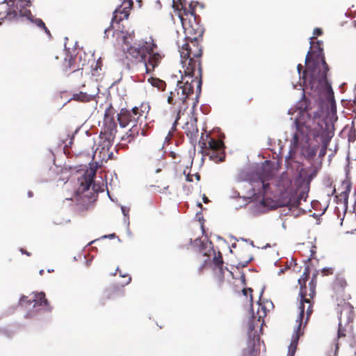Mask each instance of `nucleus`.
I'll use <instances>...</instances> for the list:
<instances>
[{
    "label": "nucleus",
    "instance_id": "10",
    "mask_svg": "<svg viewBox=\"0 0 356 356\" xmlns=\"http://www.w3.org/2000/svg\"><path fill=\"white\" fill-rule=\"evenodd\" d=\"M121 3L113 13V17L111 22V25L104 31L105 37L108 38L110 32L115 28V26L119 24L120 21L124 19H127L129 17V11L132 7V0H119Z\"/></svg>",
    "mask_w": 356,
    "mask_h": 356
},
{
    "label": "nucleus",
    "instance_id": "6",
    "mask_svg": "<svg viewBox=\"0 0 356 356\" xmlns=\"http://www.w3.org/2000/svg\"><path fill=\"white\" fill-rule=\"evenodd\" d=\"M0 6L5 10L6 13L4 17H0V24L4 18L8 20L24 21L25 19L35 24L37 26L42 28L50 35L49 31L45 26L44 23L40 19L34 18L31 11L27 9L31 2L27 0H4Z\"/></svg>",
    "mask_w": 356,
    "mask_h": 356
},
{
    "label": "nucleus",
    "instance_id": "13",
    "mask_svg": "<svg viewBox=\"0 0 356 356\" xmlns=\"http://www.w3.org/2000/svg\"><path fill=\"white\" fill-rule=\"evenodd\" d=\"M353 309L351 305L344 302L341 306V310L339 312V329L338 337L346 336V327H350V323L353 320Z\"/></svg>",
    "mask_w": 356,
    "mask_h": 356
},
{
    "label": "nucleus",
    "instance_id": "44",
    "mask_svg": "<svg viewBox=\"0 0 356 356\" xmlns=\"http://www.w3.org/2000/svg\"><path fill=\"white\" fill-rule=\"evenodd\" d=\"M198 207H202V204L201 203H198Z\"/></svg>",
    "mask_w": 356,
    "mask_h": 356
},
{
    "label": "nucleus",
    "instance_id": "18",
    "mask_svg": "<svg viewBox=\"0 0 356 356\" xmlns=\"http://www.w3.org/2000/svg\"><path fill=\"white\" fill-rule=\"evenodd\" d=\"M309 276V273L307 271H305L302 275V277L298 280V283L300 285V302L303 301L302 299H307L306 298L307 293L305 291V283L307 280V277Z\"/></svg>",
    "mask_w": 356,
    "mask_h": 356
},
{
    "label": "nucleus",
    "instance_id": "45",
    "mask_svg": "<svg viewBox=\"0 0 356 356\" xmlns=\"http://www.w3.org/2000/svg\"><path fill=\"white\" fill-rule=\"evenodd\" d=\"M355 26H356V20L354 22Z\"/></svg>",
    "mask_w": 356,
    "mask_h": 356
},
{
    "label": "nucleus",
    "instance_id": "41",
    "mask_svg": "<svg viewBox=\"0 0 356 356\" xmlns=\"http://www.w3.org/2000/svg\"><path fill=\"white\" fill-rule=\"evenodd\" d=\"M28 195H29V197H32L33 194H32V193H31V192H29Z\"/></svg>",
    "mask_w": 356,
    "mask_h": 356
},
{
    "label": "nucleus",
    "instance_id": "32",
    "mask_svg": "<svg viewBox=\"0 0 356 356\" xmlns=\"http://www.w3.org/2000/svg\"><path fill=\"white\" fill-rule=\"evenodd\" d=\"M302 65L300 64L298 65L297 66V71L298 72V74L300 75V71H301V68H302Z\"/></svg>",
    "mask_w": 356,
    "mask_h": 356
},
{
    "label": "nucleus",
    "instance_id": "5",
    "mask_svg": "<svg viewBox=\"0 0 356 356\" xmlns=\"http://www.w3.org/2000/svg\"><path fill=\"white\" fill-rule=\"evenodd\" d=\"M318 51L319 63H314L313 66L309 67L303 72L302 79L306 82L309 79V84L312 89L318 93H323L327 104V115L330 120H337V106L334 99V92L327 79L328 66L323 57L322 42L318 40L316 47Z\"/></svg>",
    "mask_w": 356,
    "mask_h": 356
},
{
    "label": "nucleus",
    "instance_id": "12",
    "mask_svg": "<svg viewBox=\"0 0 356 356\" xmlns=\"http://www.w3.org/2000/svg\"><path fill=\"white\" fill-rule=\"evenodd\" d=\"M26 303V307L29 309H33L35 311H45L49 312L51 307L49 305L47 300L45 298V294L43 292L36 293L34 294L33 298L28 300L26 296H22L19 300V304L23 305Z\"/></svg>",
    "mask_w": 356,
    "mask_h": 356
},
{
    "label": "nucleus",
    "instance_id": "40",
    "mask_svg": "<svg viewBox=\"0 0 356 356\" xmlns=\"http://www.w3.org/2000/svg\"><path fill=\"white\" fill-rule=\"evenodd\" d=\"M43 273H44V270L43 269L40 270V272H39L40 275H42Z\"/></svg>",
    "mask_w": 356,
    "mask_h": 356
},
{
    "label": "nucleus",
    "instance_id": "34",
    "mask_svg": "<svg viewBox=\"0 0 356 356\" xmlns=\"http://www.w3.org/2000/svg\"><path fill=\"white\" fill-rule=\"evenodd\" d=\"M21 252L23 253V254H26V255L29 256L30 255V253L24 250H21Z\"/></svg>",
    "mask_w": 356,
    "mask_h": 356
},
{
    "label": "nucleus",
    "instance_id": "46",
    "mask_svg": "<svg viewBox=\"0 0 356 356\" xmlns=\"http://www.w3.org/2000/svg\"><path fill=\"white\" fill-rule=\"evenodd\" d=\"M1 15V12H0V15Z\"/></svg>",
    "mask_w": 356,
    "mask_h": 356
},
{
    "label": "nucleus",
    "instance_id": "21",
    "mask_svg": "<svg viewBox=\"0 0 356 356\" xmlns=\"http://www.w3.org/2000/svg\"><path fill=\"white\" fill-rule=\"evenodd\" d=\"M148 82L159 90H163L165 87V83L159 79L150 77L148 79Z\"/></svg>",
    "mask_w": 356,
    "mask_h": 356
},
{
    "label": "nucleus",
    "instance_id": "43",
    "mask_svg": "<svg viewBox=\"0 0 356 356\" xmlns=\"http://www.w3.org/2000/svg\"><path fill=\"white\" fill-rule=\"evenodd\" d=\"M52 271H53V270H51V269H49V270H48V272H49V273H51V272H52Z\"/></svg>",
    "mask_w": 356,
    "mask_h": 356
},
{
    "label": "nucleus",
    "instance_id": "23",
    "mask_svg": "<svg viewBox=\"0 0 356 356\" xmlns=\"http://www.w3.org/2000/svg\"><path fill=\"white\" fill-rule=\"evenodd\" d=\"M322 33H323V31H322V30L320 28L314 29V30L313 31V36L309 38L310 39L311 46H310V50L307 52V54L306 58H305V63H306L309 60V56L311 54V49H312V45H313L312 40L314 38H315L317 35H321Z\"/></svg>",
    "mask_w": 356,
    "mask_h": 356
},
{
    "label": "nucleus",
    "instance_id": "29",
    "mask_svg": "<svg viewBox=\"0 0 356 356\" xmlns=\"http://www.w3.org/2000/svg\"><path fill=\"white\" fill-rule=\"evenodd\" d=\"M121 210H122V213H123V215L125 217H127L128 216V213H129V209L126 208L124 206H122L121 207Z\"/></svg>",
    "mask_w": 356,
    "mask_h": 356
},
{
    "label": "nucleus",
    "instance_id": "7",
    "mask_svg": "<svg viewBox=\"0 0 356 356\" xmlns=\"http://www.w3.org/2000/svg\"><path fill=\"white\" fill-rule=\"evenodd\" d=\"M264 291L262 289L260 293L261 297ZM266 316V307L264 303L261 302V298L257 302V313H252V322L249 324L248 341L247 348L243 351V356H258L259 351V337L257 330H254L257 327H261L264 323L263 318ZM261 328H260L261 330Z\"/></svg>",
    "mask_w": 356,
    "mask_h": 356
},
{
    "label": "nucleus",
    "instance_id": "42",
    "mask_svg": "<svg viewBox=\"0 0 356 356\" xmlns=\"http://www.w3.org/2000/svg\"><path fill=\"white\" fill-rule=\"evenodd\" d=\"M250 245H252V246H254V243H253V241H251V242H250Z\"/></svg>",
    "mask_w": 356,
    "mask_h": 356
},
{
    "label": "nucleus",
    "instance_id": "2",
    "mask_svg": "<svg viewBox=\"0 0 356 356\" xmlns=\"http://www.w3.org/2000/svg\"><path fill=\"white\" fill-rule=\"evenodd\" d=\"M179 19L184 30V35L179 38L176 42L180 54V63L182 70H179L181 79L177 83L176 88L170 92L168 97V103L173 105L177 112V119L173 124L175 127L180 114L188 108L187 99L193 92L194 86H196V97L201 92L202 70L200 58L202 49L196 43V37L188 35L195 33L192 26L186 27V20L182 15Z\"/></svg>",
    "mask_w": 356,
    "mask_h": 356
},
{
    "label": "nucleus",
    "instance_id": "37",
    "mask_svg": "<svg viewBox=\"0 0 356 356\" xmlns=\"http://www.w3.org/2000/svg\"><path fill=\"white\" fill-rule=\"evenodd\" d=\"M209 256H207V258L206 259H204V265H205L207 263V259H209Z\"/></svg>",
    "mask_w": 356,
    "mask_h": 356
},
{
    "label": "nucleus",
    "instance_id": "30",
    "mask_svg": "<svg viewBox=\"0 0 356 356\" xmlns=\"http://www.w3.org/2000/svg\"><path fill=\"white\" fill-rule=\"evenodd\" d=\"M67 60H68V65H67V66H68L69 67H72V60H73L72 56H70L69 58H65V62H67Z\"/></svg>",
    "mask_w": 356,
    "mask_h": 356
},
{
    "label": "nucleus",
    "instance_id": "33",
    "mask_svg": "<svg viewBox=\"0 0 356 356\" xmlns=\"http://www.w3.org/2000/svg\"><path fill=\"white\" fill-rule=\"evenodd\" d=\"M203 201L204 203H207L209 202V199L207 197H206L204 195L203 196Z\"/></svg>",
    "mask_w": 356,
    "mask_h": 356
},
{
    "label": "nucleus",
    "instance_id": "9",
    "mask_svg": "<svg viewBox=\"0 0 356 356\" xmlns=\"http://www.w3.org/2000/svg\"><path fill=\"white\" fill-rule=\"evenodd\" d=\"M303 301L300 302L298 306L299 314L296 318V325L294 327L291 343L288 346V354L286 356H295L297 346L298 344L299 339L301 336L303 335V330H302V325L303 323V319L305 317V314L306 313V318L305 321V325H306L307 320L312 314V303L309 299H302Z\"/></svg>",
    "mask_w": 356,
    "mask_h": 356
},
{
    "label": "nucleus",
    "instance_id": "11",
    "mask_svg": "<svg viewBox=\"0 0 356 356\" xmlns=\"http://www.w3.org/2000/svg\"><path fill=\"white\" fill-rule=\"evenodd\" d=\"M95 174L96 170L90 168L85 172L81 177L78 179L79 186L76 191V195H81V194L83 193L85 191H88L90 188H91L95 193L104 191L100 185L94 181Z\"/></svg>",
    "mask_w": 356,
    "mask_h": 356
},
{
    "label": "nucleus",
    "instance_id": "27",
    "mask_svg": "<svg viewBox=\"0 0 356 356\" xmlns=\"http://www.w3.org/2000/svg\"><path fill=\"white\" fill-rule=\"evenodd\" d=\"M252 290L250 288L245 289L243 290V293L244 296H250V300H252Z\"/></svg>",
    "mask_w": 356,
    "mask_h": 356
},
{
    "label": "nucleus",
    "instance_id": "28",
    "mask_svg": "<svg viewBox=\"0 0 356 356\" xmlns=\"http://www.w3.org/2000/svg\"><path fill=\"white\" fill-rule=\"evenodd\" d=\"M322 273L325 275H329V274H332V268H324L322 270Z\"/></svg>",
    "mask_w": 356,
    "mask_h": 356
},
{
    "label": "nucleus",
    "instance_id": "22",
    "mask_svg": "<svg viewBox=\"0 0 356 356\" xmlns=\"http://www.w3.org/2000/svg\"><path fill=\"white\" fill-rule=\"evenodd\" d=\"M345 188V191H342L339 196L337 195V197L339 199V201H343L344 204H346L348 202V194L350 191V184H346Z\"/></svg>",
    "mask_w": 356,
    "mask_h": 356
},
{
    "label": "nucleus",
    "instance_id": "39",
    "mask_svg": "<svg viewBox=\"0 0 356 356\" xmlns=\"http://www.w3.org/2000/svg\"><path fill=\"white\" fill-rule=\"evenodd\" d=\"M284 272V270L283 269H280L278 272V275H280L281 273H282Z\"/></svg>",
    "mask_w": 356,
    "mask_h": 356
},
{
    "label": "nucleus",
    "instance_id": "1",
    "mask_svg": "<svg viewBox=\"0 0 356 356\" xmlns=\"http://www.w3.org/2000/svg\"><path fill=\"white\" fill-rule=\"evenodd\" d=\"M263 166L258 168L256 172L245 175L241 172L238 182V188L245 191L242 195V204L236 207H242L248 204V200L259 201L261 211L277 207H288L289 210L299 206L303 195H298L292 186V181L287 174H282L277 180H269V175H261Z\"/></svg>",
    "mask_w": 356,
    "mask_h": 356
},
{
    "label": "nucleus",
    "instance_id": "3",
    "mask_svg": "<svg viewBox=\"0 0 356 356\" xmlns=\"http://www.w3.org/2000/svg\"><path fill=\"white\" fill-rule=\"evenodd\" d=\"M312 118L311 113L307 110L299 111L298 117L294 122L295 127L293 129L291 138L290 139V150L285 157L286 168H289L293 156L300 152L305 159H313L316 154L318 145H312L309 143V134L314 131V136H319L323 129L324 122L321 119L318 112H314Z\"/></svg>",
    "mask_w": 356,
    "mask_h": 356
},
{
    "label": "nucleus",
    "instance_id": "36",
    "mask_svg": "<svg viewBox=\"0 0 356 356\" xmlns=\"http://www.w3.org/2000/svg\"><path fill=\"white\" fill-rule=\"evenodd\" d=\"M251 259H252V258H250L248 261H247L244 264H243L242 266H245Z\"/></svg>",
    "mask_w": 356,
    "mask_h": 356
},
{
    "label": "nucleus",
    "instance_id": "4",
    "mask_svg": "<svg viewBox=\"0 0 356 356\" xmlns=\"http://www.w3.org/2000/svg\"><path fill=\"white\" fill-rule=\"evenodd\" d=\"M112 35H116L119 43H122L126 58L133 64L140 65L146 73L152 72L159 64L161 56L154 52V44L143 40L134 41V31L118 32L116 30Z\"/></svg>",
    "mask_w": 356,
    "mask_h": 356
},
{
    "label": "nucleus",
    "instance_id": "14",
    "mask_svg": "<svg viewBox=\"0 0 356 356\" xmlns=\"http://www.w3.org/2000/svg\"><path fill=\"white\" fill-rule=\"evenodd\" d=\"M207 154L210 159L215 162H222L225 160L224 144L222 141L210 138L208 142Z\"/></svg>",
    "mask_w": 356,
    "mask_h": 356
},
{
    "label": "nucleus",
    "instance_id": "26",
    "mask_svg": "<svg viewBox=\"0 0 356 356\" xmlns=\"http://www.w3.org/2000/svg\"><path fill=\"white\" fill-rule=\"evenodd\" d=\"M230 197L232 198H235V197H238L239 198V200H241L242 201V195H240V193L237 191H234L233 190L232 191V193L230 195ZM242 204V202L239 204Z\"/></svg>",
    "mask_w": 356,
    "mask_h": 356
},
{
    "label": "nucleus",
    "instance_id": "35",
    "mask_svg": "<svg viewBox=\"0 0 356 356\" xmlns=\"http://www.w3.org/2000/svg\"><path fill=\"white\" fill-rule=\"evenodd\" d=\"M188 13H190L192 16H194L195 15V13H194V10H189L188 11Z\"/></svg>",
    "mask_w": 356,
    "mask_h": 356
},
{
    "label": "nucleus",
    "instance_id": "15",
    "mask_svg": "<svg viewBox=\"0 0 356 356\" xmlns=\"http://www.w3.org/2000/svg\"><path fill=\"white\" fill-rule=\"evenodd\" d=\"M139 108L137 107H134L132 108L131 111H124L122 112L118 115V121L120 127H131L133 128L136 125V122L138 120L139 117L141 114L139 112Z\"/></svg>",
    "mask_w": 356,
    "mask_h": 356
},
{
    "label": "nucleus",
    "instance_id": "17",
    "mask_svg": "<svg viewBox=\"0 0 356 356\" xmlns=\"http://www.w3.org/2000/svg\"><path fill=\"white\" fill-rule=\"evenodd\" d=\"M96 94V91H94L92 93L90 94L87 92H80L79 93L74 94L72 97V99L83 102H88L92 100L95 97Z\"/></svg>",
    "mask_w": 356,
    "mask_h": 356
},
{
    "label": "nucleus",
    "instance_id": "38",
    "mask_svg": "<svg viewBox=\"0 0 356 356\" xmlns=\"http://www.w3.org/2000/svg\"><path fill=\"white\" fill-rule=\"evenodd\" d=\"M266 304H268V305H273L272 302L268 301V300H266Z\"/></svg>",
    "mask_w": 356,
    "mask_h": 356
},
{
    "label": "nucleus",
    "instance_id": "31",
    "mask_svg": "<svg viewBox=\"0 0 356 356\" xmlns=\"http://www.w3.org/2000/svg\"><path fill=\"white\" fill-rule=\"evenodd\" d=\"M114 237H115V234H111L109 235H104L102 236L103 238H113Z\"/></svg>",
    "mask_w": 356,
    "mask_h": 356
},
{
    "label": "nucleus",
    "instance_id": "16",
    "mask_svg": "<svg viewBox=\"0 0 356 356\" xmlns=\"http://www.w3.org/2000/svg\"><path fill=\"white\" fill-rule=\"evenodd\" d=\"M211 252L213 254V265L214 266V270L216 273L219 274L220 276H222L224 273V270L222 268L223 266V260L222 258L221 253L218 252V255H216L215 251L211 248Z\"/></svg>",
    "mask_w": 356,
    "mask_h": 356
},
{
    "label": "nucleus",
    "instance_id": "20",
    "mask_svg": "<svg viewBox=\"0 0 356 356\" xmlns=\"http://www.w3.org/2000/svg\"><path fill=\"white\" fill-rule=\"evenodd\" d=\"M346 286V281L342 277H337L334 282L333 288L337 292L342 291Z\"/></svg>",
    "mask_w": 356,
    "mask_h": 356
},
{
    "label": "nucleus",
    "instance_id": "8",
    "mask_svg": "<svg viewBox=\"0 0 356 356\" xmlns=\"http://www.w3.org/2000/svg\"><path fill=\"white\" fill-rule=\"evenodd\" d=\"M164 142H156L148 145L144 159L150 171L158 174L166 165Z\"/></svg>",
    "mask_w": 356,
    "mask_h": 356
},
{
    "label": "nucleus",
    "instance_id": "25",
    "mask_svg": "<svg viewBox=\"0 0 356 356\" xmlns=\"http://www.w3.org/2000/svg\"><path fill=\"white\" fill-rule=\"evenodd\" d=\"M309 286H310V289H309V296L312 298L315 293V284H314L313 280L312 282H310Z\"/></svg>",
    "mask_w": 356,
    "mask_h": 356
},
{
    "label": "nucleus",
    "instance_id": "19",
    "mask_svg": "<svg viewBox=\"0 0 356 356\" xmlns=\"http://www.w3.org/2000/svg\"><path fill=\"white\" fill-rule=\"evenodd\" d=\"M325 131L323 129L319 135H321V139L322 142V147L319 152V156L323 157L326 153L331 136H328L327 138L324 137Z\"/></svg>",
    "mask_w": 356,
    "mask_h": 356
},
{
    "label": "nucleus",
    "instance_id": "24",
    "mask_svg": "<svg viewBox=\"0 0 356 356\" xmlns=\"http://www.w3.org/2000/svg\"><path fill=\"white\" fill-rule=\"evenodd\" d=\"M116 272H119L120 273V277H127V282L124 284V285H127L128 284H129L131 281V277L130 276H129L127 274H124V273H122L119 269V268H117L116 269Z\"/></svg>",
    "mask_w": 356,
    "mask_h": 356
}]
</instances>
